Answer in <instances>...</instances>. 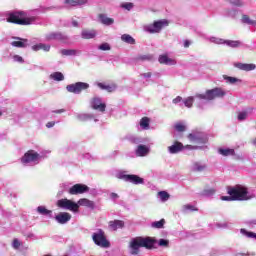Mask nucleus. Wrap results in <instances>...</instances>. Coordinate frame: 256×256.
Instances as JSON below:
<instances>
[{
	"mask_svg": "<svg viewBox=\"0 0 256 256\" xmlns=\"http://www.w3.org/2000/svg\"><path fill=\"white\" fill-rule=\"evenodd\" d=\"M234 67L240 69V71H253L256 66L255 64L235 63Z\"/></svg>",
	"mask_w": 256,
	"mask_h": 256,
	"instance_id": "nucleus-22",
	"label": "nucleus"
},
{
	"mask_svg": "<svg viewBox=\"0 0 256 256\" xmlns=\"http://www.w3.org/2000/svg\"><path fill=\"white\" fill-rule=\"evenodd\" d=\"M148 153H149V147L145 145H138L136 149L137 157H145V155H148Z\"/></svg>",
	"mask_w": 256,
	"mask_h": 256,
	"instance_id": "nucleus-24",
	"label": "nucleus"
},
{
	"mask_svg": "<svg viewBox=\"0 0 256 256\" xmlns=\"http://www.w3.org/2000/svg\"><path fill=\"white\" fill-rule=\"evenodd\" d=\"M98 87L100 89H104L105 91H108V93H113V91H115L116 89L115 85H107L105 83H98Z\"/></svg>",
	"mask_w": 256,
	"mask_h": 256,
	"instance_id": "nucleus-29",
	"label": "nucleus"
},
{
	"mask_svg": "<svg viewBox=\"0 0 256 256\" xmlns=\"http://www.w3.org/2000/svg\"><path fill=\"white\" fill-rule=\"evenodd\" d=\"M7 23L14 25H31L35 21V17H27L25 11H13L6 14Z\"/></svg>",
	"mask_w": 256,
	"mask_h": 256,
	"instance_id": "nucleus-3",
	"label": "nucleus"
},
{
	"mask_svg": "<svg viewBox=\"0 0 256 256\" xmlns=\"http://www.w3.org/2000/svg\"><path fill=\"white\" fill-rule=\"evenodd\" d=\"M215 193V189H209V190H204L203 195H213Z\"/></svg>",
	"mask_w": 256,
	"mask_h": 256,
	"instance_id": "nucleus-53",
	"label": "nucleus"
},
{
	"mask_svg": "<svg viewBox=\"0 0 256 256\" xmlns=\"http://www.w3.org/2000/svg\"><path fill=\"white\" fill-rule=\"evenodd\" d=\"M224 41H227V40L219 39V40L217 41V43H218L219 45H223V44H225Z\"/></svg>",
	"mask_w": 256,
	"mask_h": 256,
	"instance_id": "nucleus-60",
	"label": "nucleus"
},
{
	"mask_svg": "<svg viewBox=\"0 0 256 256\" xmlns=\"http://www.w3.org/2000/svg\"><path fill=\"white\" fill-rule=\"evenodd\" d=\"M223 78L225 79V81H227V83H230L231 85H235V83H241V80L239 78H235L227 75H224Z\"/></svg>",
	"mask_w": 256,
	"mask_h": 256,
	"instance_id": "nucleus-33",
	"label": "nucleus"
},
{
	"mask_svg": "<svg viewBox=\"0 0 256 256\" xmlns=\"http://www.w3.org/2000/svg\"><path fill=\"white\" fill-rule=\"evenodd\" d=\"M40 157L41 155L35 150H28L21 158V163L23 165H27V163H35V161H39Z\"/></svg>",
	"mask_w": 256,
	"mask_h": 256,
	"instance_id": "nucleus-8",
	"label": "nucleus"
},
{
	"mask_svg": "<svg viewBox=\"0 0 256 256\" xmlns=\"http://www.w3.org/2000/svg\"><path fill=\"white\" fill-rule=\"evenodd\" d=\"M46 127L48 128V129H51V127H55V122H48L47 124H46Z\"/></svg>",
	"mask_w": 256,
	"mask_h": 256,
	"instance_id": "nucleus-56",
	"label": "nucleus"
},
{
	"mask_svg": "<svg viewBox=\"0 0 256 256\" xmlns=\"http://www.w3.org/2000/svg\"><path fill=\"white\" fill-rule=\"evenodd\" d=\"M231 5H234L235 7H243V1L242 0H229Z\"/></svg>",
	"mask_w": 256,
	"mask_h": 256,
	"instance_id": "nucleus-45",
	"label": "nucleus"
},
{
	"mask_svg": "<svg viewBox=\"0 0 256 256\" xmlns=\"http://www.w3.org/2000/svg\"><path fill=\"white\" fill-rule=\"evenodd\" d=\"M207 97H225L226 93L223 88H214L206 91Z\"/></svg>",
	"mask_w": 256,
	"mask_h": 256,
	"instance_id": "nucleus-15",
	"label": "nucleus"
},
{
	"mask_svg": "<svg viewBox=\"0 0 256 256\" xmlns=\"http://www.w3.org/2000/svg\"><path fill=\"white\" fill-rule=\"evenodd\" d=\"M179 102H181V98H175V99L173 100V103H179Z\"/></svg>",
	"mask_w": 256,
	"mask_h": 256,
	"instance_id": "nucleus-61",
	"label": "nucleus"
},
{
	"mask_svg": "<svg viewBox=\"0 0 256 256\" xmlns=\"http://www.w3.org/2000/svg\"><path fill=\"white\" fill-rule=\"evenodd\" d=\"M121 40L124 42V43H128L129 45H135V40L134 38H132L131 35L129 34H123L121 36Z\"/></svg>",
	"mask_w": 256,
	"mask_h": 256,
	"instance_id": "nucleus-31",
	"label": "nucleus"
},
{
	"mask_svg": "<svg viewBox=\"0 0 256 256\" xmlns=\"http://www.w3.org/2000/svg\"><path fill=\"white\" fill-rule=\"evenodd\" d=\"M50 79H53V81H64L65 76L61 72H54L50 74Z\"/></svg>",
	"mask_w": 256,
	"mask_h": 256,
	"instance_id": "nucleus-30",
	"label": "nucleus"
},
{
	"mask_svg": "<svg viewBox=\"0 0 256 256\" xmlns=\"http://www.w3.org/2000/svg\"><path fill=\"white\" fill-rule=\"evenodd\" d=\"M1 115H3V112L0 111V117H1Z\"/></svg>",
	"mask_w": 256,
	"mask_h": 256,
	"instance_id": "nucleus-63",
	"label": "nucleus"
},
{
	"mask_svg": "<svg viewBox=\"0 0 256 256\" xmlns=\"http://www.w3.org/2000/svg\"><path fill=\"white\" fill-rule=\"evenodd\" d=\"M184 105L186 106V107H192V105H193V98H187L186 100H184Z\"/></svg>",
	"mask_w": 256,
	"mask_h": 256,
	"instance_id": "nucleus-50",
	"label": "nucleus"
},
{
	"mask_svg": "<svg viewBox=\"0 0 256 256\" xmlns=\"http://www.w3.org/2000/svg\"><path fill=\"white\" fill-rule=\"evenodd\" d=\"M89 186L85 184H75L69 190L70 195H83V193H88Z\"/></svg>",
	"mask_w": 256,
	"mask_h": 256,
	"instance_id": "nucleus-9",
	"label": "nucleus"
},
{
	"mask_svg": "<svg viewBox=\"0 0 256 256\" xmlns=\"http://www.w3.org/2000/svg\"><path fill=\"white\" fill-rule=\"evenodd\" d=\"M112 231H117V229H123L125 227V222L122 220H113L108 223Z\"/></svg>",
	"mask_w": 256,
	"mask_h": 256,
	"instance_id": "nucleus-18",
	"label": "nucleus"
},
{
	"mask_svg": "<svg viewBox=\"0 0 256 256\" xmlns=\"http://www.w3.org/2000/svg\"><path fill=\"white\" fill-rule=\"evenodd\" d=\"M110 197H111V199H119V195L117 193H115V192H112L110 194Z\"/></svg>",
	"mask_w": 256,
	"mask_h": 256,
	"instance_id": "nucleus-55",
	"label": "nucleus"
},
{
	"mask_svg": "<svg viewBox=\"0 0 256 256\" xmlns=\"http://www.w3.org/2000/svg\"><path fill=\"white\" fill-rule=\"evenodd\" d=\"M89 90V83L87 82H76L66 86V91L68 93H74V95H79L85 93Z\"/></svg>",
	"mask_w": 256,
	"mask_h": 256,
	"instance_id": "nucleus-5",
	"label": "nucleus"
},
{
	"mask_svg": "<svg viewBox=\"0 0 256 256\" xmlns=\"http://www.w3.org/2000/svg\"><path fill=\"white\" fill-rule=\"evenodd\" d=\"M123 181H128L129 183H134V185H143V178L135 175V174H125L121 177Z\"/></svg>",
	"mask_w": 256,
	"mask_h": 256,
	"instance_id": "nucleus-11",
	"label": "nucleus"
},
{
	"mask_svg": "<svg viewBox=\"0 0 256 256\" xmlns=\"http://www.w3.org/2000/svg\"><path fill=\"white\" fill-rule=\"evenodd\" d=\"M158 245L159 247H169V240L160 239Z\"/></svg>",
	"mask_w": 256,
	"mask_h": 256,
	"instance_id": "nucleus-47",
	"label": "nucleus"
},
{
	"mask_svg": "<svg viewBox=\"0 0 256 256\" xmlns=\"http://www.w3.org/2000/svg\"><path fill=\"white\" fill-rule=\"evenodd\" d=\"M37 212L40 215H51V210L46 209L45 206H38Z\"/></svg>",
	"mask_w": 256,
	"mask_h": 256,
	"instance_id": "nucleus-36",
	"label": "nucleus"
},
{
	"mask_svg": "<svg viewBox=\"0 0 256 256\" xmlns=\"http://www.w3.org/2000/svg\"><path fill=\"white\" fill-rule=\"evenodd\" d=\"M149 121V118L143 117L140 120V127H142V129H149Z\"/></svg>",
	"mask_w": 256,
	"mask_h": 256,
	"instance_id": "nucleus-40",
	"label": "nucleus"
},
{
	"mask_svg": "<svg viewBox=\"0 0 256 256\" xmlns=\"http://www.w3.org/2000/svg\"><path fill=\"white\" fill-rule=\"evenodd\" d=\"M98 19L100 23H102V25L106 26L113 25L115 23V20L113 18H109L105 14H99Z\"/></svg>",
	"mask_w": 256,
	"mask_h": 256,
	"instance_id": "nucleus-20",
	"label": "nucleus"
},
{
	"mask_svg": "<svg viewBox=\"0 0 256 256\" xmlns=\"http://www.w3.org/2000/svg\"><path fill=\"white\" fill-rule=\"evenodd\" d=\"M218 152L220 153V155H223V157H229V156L235 155V149H231V148H226V149L220 148Z\"/></svg>",
	"mask_w": 256,
	"mask_h": 256,
	"instance_id": "nucleus-27",
	"label": "nucleus"
},
{
	"mask_svg": "<svg viewBox=\"0 0 256 256\" xmlns=\"http://www.w3.org/2000/svg\"><path fill=\"white\" fill-rule=\"evenodd\" d=\"M87 0H65L64 5H69V7H77L78 5H85Z\"/></svg>",
	"mask_w": 256,
	"mask_h": 256,
	"instance_id": "nucleus-25",
	"label": "nucleus"
},
{
	"mask_svg": "<svg viewBox=\"0 0 256 256\" xmlns=\"http://www.w3.org/2000/svg\"><path fill=\"white\" fill-rule=\"evenodd\" d=\"M152 75L153 74L151 72H146V73L142 74V77H145L146 79H151Z\"/></svg>",
	"mask_w": 256,
	"mask_h": 256,
	"instance_id": "nucleus-54",
	"label": "nucleus"
},
{
	"mask_svg": "<svg viewBox=\"0 0 256 256\" xmlns=\"http://www.w3.org/2000/svg\"><path fill=\"white\" fill-rule=\"evenodd\" d=\"M92 241H94L95 245L102 247L103 249L111 247V242L107 240V235H105V231L103 229H98L97 232L92 234Z\"/></svg>",
	"mask_w": 256,
	"mask_h": 256,
	"instance_id": "nucleus-4",
	"label": "nucleus"
},
{
	"mask_svg": "<svg viewBox=\"0 0 256 256\" xmlns=\"http://www.w3.org/2000/svg\"><path fill=\"white\" fill-rule=\"evenodd\" d=\"M188 139L192 143H196V145H205L207 143V140L205 138L199 137V136L194 135V134H189Z\"/></svg>",
	"mask_w": 256,
	"mask_h": 256,
	"instance_id": "nucleus-17",
	"label": "nucleus"
},
{
	"mask_svg": "<svg viewBox=\"0 0 256 256\" xmlns=\"http://www.w3.org/2000/svg\"><path fill=\"white\" fill-rule=\"evenodd\" d=\"M158 195H159L161 201H163V202L169 201V198L171 197V195H169L167 193V191H160V192H158Z\"/></svg>",
	"mask_w": 256,
	"mask_h": 256,
	"instance_id": "nucleus-38",
	"label": "nucleus"
},
{
	"mask_svg": "<svg viewBox=\"0 0 256 256\" xmlns=\"http://www.w3.org/2000/svg\"><path fill=\"white\" fill-rule=\"evenodd\" d=\"M32 49L33 51H50L51 50V46L50 45H47V44H43V43H39V44H36L34 46H32Z\"/></svg>",
	"mask_w": 256,
	"mask_h": 256,
	"instance_id": "nucleus-26",
	"label": "nucleus"
},
{
	"mask_svg": "<svg viewBox=\"0 0 256 256\" xmlns=\"http://www.w3.org/2000/svg\"><path fill=\"white\" fill-rule=\"evenodd\" d=\"M98 49H100V51H111V46L109 43H102Z\"/></svg>",
	"mask_w": 256,
	"mask_h": 256,
	"instance_id": "nucleus-43",
	"label": "nucleus"
},
{
	"mask_svg": "<svg viewBox=\"0 0 256 256\" xmlns=\"http://www.w3.org/2000/svg\"><path fill=\"white\" fill-rule=\"evenodd\" d=\"M169 25V21L163 19V20H157L154 21L152 24L146 26V31L148 33H160L161 29L164 27H167Z\"/></svg>",
	"mask_w": 256,
	"mask_h": 256,
	"instance_id": "nucleus-7",
	"label": "nucleus"
},
{
	"mask_svg": "<svg viewBox=\"0 0 256 256\" xmlns=\"http://www.w3.org/2000/svg\"><path fill=\"white\" fill-rule=\"evenodd\" d=\"M198 97H205V95H198Z\"/></svg>",
	"mask_w": 256,
	"mask_h": 256,
	"instance_id": "nucleus-62",
	"label": "nucleus"
},
{
	"mask_svg": "<svg viewBox=\"0 0 256 256\" xmlns=\"http://www.w3.org/2000/svg\"><path fill=\"white\" fill-rule=\"evenodd\" d=\"M61 55L64 57H73L77 55V50L75 49H62L60 50Z\"/></svg>",
	"mask_w": 256,
	"mask_h": 256,
	"instance_id": "nucleus-28",
	"label": "nucleus"
},
{
	"mask_svg": "<svg viewBox=\"0 0 256 256\" xmlns=\"http://www.w3.org/2000/svg\"><path fill=\"white\" fill-rule=\"evenodd\" d=\"M242 23H246L247 25H256L255 20H251L248 15H243L242 16Z\"/></svg>",
	"mask_w": 256,
	"mask_h": 256,
	"instance_id": "nucleus-39",
	"label": "nucleus"
},
{
	"mask_svg": "<svg viewBox=\"0 0 256 256\" xmlns=\"http://www.w3.org/2000/svg\"><path fill=\"white\" fill-rule=\"evenodd\" d=\"M183 211H198V209L191 204H186L183 206Z\"/></svg>",
	"mask_w": 256,
	"mask_h": 256,
	"instance_id": "nucleus-44",
	"label": "nucleus"
},
{
	"mask_svg": "<svg viewBox=\"0 0 256 256\" xmlns=\"http://www.w3.org/2000/svg\"><path fill=\"white\" fill-rule=\"evenodd\" d=\"M47 41H62L65 43L69 39L67 35L61 33V32H53L46 36Z\"/></svg>",
	"mask_w": 256,
	"mask_h": 256,
	"instance_id": "nucleus-12",
	"label": "nucleus"
},
{
	"mask_svg": "<svg viewBox=\"0 0 256 256\" xmlns=\"http://www.w3.org/2000/svg\"><path fill=\"white\" fill-rule=\"evenodd\" d=\"M254 239H256V234H255V236H254Z\"/></svg>",
	"mask_w": 256,
	"mask_h": 256,
	"instance_id": "nucleus-64",
	"label": "nucleus"
},
{
	"mask_svg": "<svg viewBox=\"0 0 256 256\" xmlns=\"http://www.w3.org/2000/svg\"><path fill=\"white\" fill-rule=\"evenodd\" d=\"M184 149H189L190 151H195V150L199 149V146L186 145V146H184Z\"/></svg>",
	"mask_w": 256,
	"mask_h": 256,
	"instance_id": "nucleus-52",
	"label": "nucleus"
},
{
	"mask_svg": "<svg viewBox=\"0 0 256 256\" xmlns=\"http://www.w3.org/2000/svg\"><path fill=\"white\" fill-rule=\"evenodd\" d=\"M158 61L161 65H175V60L169 58L166 54H162L159 56Z\"/></svg>",
	"mask_w": 256,
	"mask_h": 256,
	"instance_id": "nucleus-19",
	"label": "nucleus"
},
{
	"mask_svg": "<svg viewBox=\"0 0 256 256\" xmlns=\"http://www.w3.org/2000/svg\"><path fill=\"white\" fill-rule=\"evenodd\" d=\"M53 113H58V114L65 113V109L55 110L53 111Z\"/></svg>",
	"mask_w": 256,
	"mask_h": 256,
	"instance_id": "nucleus-59",
	"label": "nucleus"
},
{
	"mask_svg": "<svg viewBox=\"0 0 256 256\" xmlns=\"http://www.w3.org/2000/svg\"><path fill=\"white\" fill-rule=\"evenodd\" d=\"M55 220L57 221V223H60V225H65V223L71 221V214H69L68 212H61L55 216Z\"/></svg>",
	"mask_w": 256,
	"mask_h": 256,
	"instance_id": "nucleus-13",
	"label": "nucleus"
},
{
	"mask_svg": "<svg viewBox=\"0 0 256 256\" xmlns=\"http://www.w3.org/2000/svg\"><path fill=\"white\" fill-rule=\"evenodd\" d=\"M174 128L178 131V133H183V131H185V125L181 123L175 124Z\"/></svg>",
	"mask_w": 256,
	"mask_h": 256,
	"instance_id": "nucleus-46",
	"label": "nucleus"
},
{
	"mask_svg": "<svg viewBox=\"0 0 256 256\" xmlns=\"http://www.w3.org/2000/svg\"><path fill=\"white\" fill-rule=\"evenodd\" d=\"M240 232L242 235H245L249 239H255V232H249V231L245 230V228H242L240 230Z\"/></svg>",
	"mask_w": 256,
	"mask_h": 256,
	"instance_id": "nucleus-41",
	"label": "nucleus"
},
{
	"mask_svg": "<svg viewBox=\"0 0 256 256\" xmlns=\"http://www.w3.org/2000/svg\"><path fill=\"white\" fill-rule=\"evenodd\" d=\"M245 119H247V112H240L238 114V120L239 121H245Z\"/></svg>",
	"mask_w": 256,
	"mask_h": 256,
	"instance_id": "nucleus-49",
	"label": "nucleus"
},
{
	"mask_svg": "<svg viewBox=\"0 0 256 256\" xmlns=\"http://www.w3.org/2000/svg\"><path fill=\"white\" fill-rule=\"evenodd\" d=\"M57 207L60 209H67L68 211H73L74 213H77L79 211V204L64 198L57 201Z\"/></svg>",
	"mask_w": 256,
	"mask_h": 256,
	"instance_id": "nucleus-6",
	"label": "nucleus"
},
{
	"mask_svg": "<svg viewBox=\"0 0 256 256\" xmlns=\"http://www.w3.org/2000/svg\"><path fill=\"white\" fill-rule=\"evenodd\" d=\"M120 7H122V9H126V11H131V9H133L134 5L131 2H126V3H122L120 5Z\"/></svg>",
	"mask_w": 256,
	"mask_h": 256,
	"instance_id": "nucleus-42",
	"label": "nucleus"
},
{
	"mask_svg": "<svg viewBox=\"0 0 256 256\" xmlns=\"http://www.w3.org/2000/svg\"><path fill=\"white\" fill-rule=\"evenodd\" d=\"M77 205L81 207H88L89 209H94L95 208V203L87 198H81Z\"/></svg>",
	"mask_w": 256,
	"mask_h": 256,
	"instance_id": "nucleus-23",
	"label": "nucleus"
},
{
	"mask_svg": "<svg viewBox=\"0 0 256 256\" xmlns=\"http://www.w3.org/2000/svg\"><path fill=\"white\" fill-rule=\"evenodd\" d=\"M14 61H16L17 63H24L25 60H23V57L19 56V55H14L13 57Z\"/></svg>",
	"mask_w": 256,
	"mask_h": 256,
	"instance_id": "nucleus-51",
	"label": "nucleus"
},
{
	"mask_svg": "<svg viewBox=\"0 0 256 256\" xmlns=\"http://www.w3.org/2000/svg\"><path fill=\"white\" fill-rule=\"evenodd\" d=\"M183 149H185V146L183 145V143H181L179 141H175L172 146L168 147V151L172 155H175L177 153H181V151H183Z\"/></svg>",
	"mask_w": 256,
	"mask_h": 256,
	"instance_id": "nucleus-14",
	"label": "nucleus"
},
{
	"mask_svg": "<svg viewBox=\"0 0 256 256\" xmlns=\"http://www.w3.org/2000/svg\"><path fill=\"white\" fill-rule=\"evenodd\" d=\"M207 169V165L200 164L199 162L194 163L193 171H197L201 173V171H205Z\"/></svg>",
	"mask_w": 256,
	"mask_h": 256,
	"instance_id": "nucleus-34",
	"label": "nucleus"
},
{
	"mask_svg": "<svg viewBox=\"0 0 256 256\" xmlns=\"http://www.w3.org/2000/svg\"><path fill=\"white\" fill-rule=\"evenodd\" d=\"M157 244V239L155 237H142L138 236L130 240L129 242V250H130V255H139L141 253V247L144 249H155V245Z\"/></svg>",
	"mask_w": 256,
	"mask_h": 256,
	"instance_id": "nucleus-1",
	"label": "nucleus"
},
{
	"mask_svg": "<svg viewBox=\"0 0 256 256\" xmlns=\"http://www.w3.org/2000/svg\"><path fill=\"white\" fill-rule=\"evenodd\" d=\"M225 45H228V47H239L241 45L240 41L235 40H226L224 41Z\"/></svg>",
	"mask_w": 256,
	"mask_h": 256,
	"instance_id": "nucleus-37",
	"label": "nucleus"
},
{
	"mask_svg": "<svg viewBox=\"0 0 256 256\" xmlns=\"http://www.w3.org/2000/svg\"><path fill=\"white\" fill-rule=\"evenodd\" d=\"M227 193L230 196H221V201H249L255 197V195H249L247 187L241 185L228 187Z\"/></svg>",
	"mask_w": 256,
	"mask_h": 256,
	"instance_id": "nucleus-2",
	"label": "nucleus"
},
{
	"mask_svg": "<svg viewBox=\"0 0 256 256\" xmlns=\"http://www.w3.org/2000/svg\"><path fill=\"white\" fill-rule=\"evenodd\" d=\"M191 45V42L189 40L184 41V47L187 49Z\"/></svg>",
	"mask_w": 256,
	"mask_h": 256,
	"instance_id": "nucleus-58",
	"label": "nucleus"
},
{
	"mask_svg": "<svg viewBox=\"0 0 256 256\" xmlns=\"http://www.w3.org/2000/svg\"><path fill=\"white\" fill-rule=\"evenodd\" d=\"M82 39H95L97 37V32L95 30L84 29L81 32Z\"/></svg>",
	"mask_w": 256,
	"mask_h": 256,
	"instance_id": "nucleus-21",
	"label": "nucleus"
},
{
	"mask_svg": "<svg viewBox=\"0 0 256 256\" xmlns=\"http://www.w3.org/2000/svg\"><path fill=\"white\" fill-rule=\"evenodd\" d=\"M136 61H153V55L145 54L136 57Z\"/></svg>",
	"mask_w": 256,
	"mask_h": 256,
	"instance_id": "nucleus-35",
	"label": "nucleus"
},
{
	"mask_svg": "<svg viewBox=\"0 0 256 256\" xmlns=\"http://www.w3.org/2000/svg\"><path fill=\"white\" fill-rule=\"evenodd\" d=\"M15 39L17 41L11 42L12 47H17L18 49H25V47H27V42L29 40H27L25 38H21V37H16Z\"/></svg>",
	"mask_w": 256,
	"mask_h": 256,
	"instance_id": "nucleus-16",
	"label": "nucleus"
},
{
	"mask_svg": "<svg viewBox=\"0 0 256 256\" xmlns=\"http://www.w3.org/2000/svg\"><path fill=\"white\" fill-rule=\"evenodd\" d=\"M20 246H21V242H19V239L15 238L12 243L13 249H19Z\"/></svg>",
	"mask_w": 256,
	"mask_h": 256,
	"instance_id": "nucleus-48",
	"label": "nucleus"
},
{
	"mask_svg": "<svg viewBox=\"0 0 256 256\" xmlns=\"http://www.w3.org/2000/svg\"><path fill=\"white\" fill-rule=\"evenodd\" d=\"M165 226V219H161L160 221H155L152 222L151 227H153V229H163V227Z\"/></svg>",
	"mask_w": 256,
	"mask_h": 256,
	"instance_id": "nucleus-32",
	"label": "nucleus"
},
{
	"mask_svg": "<svg viewBox=\"0 0 256 256\" xmlns=\"http://www.w3.org/2000/svg\"><path fill=\"white\" fill-rule=\"evenodd\" d=\"M72 27H79V22L77 20H72Z\"/></svg>",
	"mask_w": 256,
	"mask_h": 256,
	"instance_id": "nucleus-57",
	"label": "nucleus"
},
{
	"mask_svg": "<svg viewBox=\"0 0 256 256\" xmlns=\"http://www.w3.org/2000/svg\"><path fill=\"white\" fill-rule=\"evenodd\" d=\"M90 107L94 109V111H99L100 113H105V109H107V104L101 101V98H92L90 101Z\"/></svg>",
	"mask_w": 256,
	"mask_h": 256,
	"instance_id": "nucleus-10",
	"label": "nucleus"
}]
</instances>
